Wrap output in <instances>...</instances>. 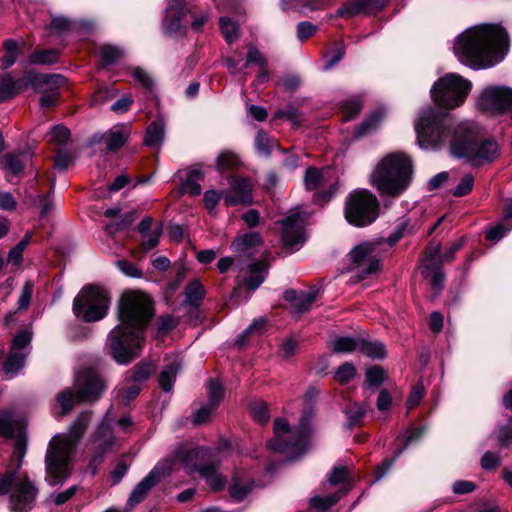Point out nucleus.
<instances>
[{
    "label": "nucleus",
    "instance_id": "64",
    "mask_svg": "<svg viewBox=\"0 0 512 512\" xmlns=\"http://www.w3.org/2000/svg\"><path fill=\"white\" fill-rule=\"evenodd\" d=\"M474 186V177L471 174H466L458 183L453 191L455 197H463L468 195Z\"/></svg>",
    "mask_w": 512,
    "mask_h": 512
},
{
    "label": "nucleus",
    "instance_id": "8",
    "mask_svg": "<svg viewBox=\"0 0 512 512\" xmlns=\"http://www.w3.org/2000/svg\"><path fill=\"white\" fill-rule=\"evenodd\" d=\"M110 298L108 292L96 285L84 286L73 301V313L84 322H96L108 312Z\"/></svg>",
    "mask_w": 512,
    "mask_h": 512
},
{
    "label": "nucleus",
    "instance_id": "27",
    "mask_svg": "<svg viewBox=\"0 0 512 512\" xmlns=\"http://www.w3.org/2000/svg\"><path fill=\"white\" fill-rule=\"evenodd\" d=\"M126 139V135L122 129H115L100 137L95 135L92 142L98 143L103 140L108 151H116L124 145Z\"/></svg>",
    "mask_w": 512,
    "mask_h": 512
},
{
    "label": "nucleus",
    "instance_id": "17",
    "mask_svg": "<svg viewBox=\"0 0 512 512\" xmlns=\"http://www.w3.org/2000/svg\"><path fill=\"white\" fill-rule=\"evenodd\" d=\"M379 243L364 242L356 246L350 252L351 261L360 269L362 278L376 272L380 267V262L375 257Z\"/></svg>",
    "mask_w": 512,
    "mask_h": 512
},
{
    "label": "nucleus",
    "instance_id": "37",
    "mask_svg": "<svg viewBox=\"0 0 512 512\" xmlns=\"http://www.w3.org/2000/svg\"><path fill=\"white\" fill-rule=\"evenodd\" d=\"M3 47L5 54L2 57L1 68L2 70H7L16 62L20 50L17 41L14 39L5 40Z\"/></svg>",
    "mask_w": 512,
    "mask_h": 512
},
{
    "label": "nucleus",
    "instance_id": "48",
    "mask_svg": "<svg viewBox=\"0 0 512 512\" xmlns=\"http://www.w3.org/2000/svg\"><path fill=\"white\" fill-rule=\"evenodd\" d=\"M121 56L122 51L116 46L103 45L100 49V57L104 66L116 63Z\"/></svg>",
    "mask_w": 512,
    "mask_h": 512
},
{
    "label": "nucleus",
    "instance_id": "12",
    "mask_svg": "<svg viewBox=\"0 0 512 512\" xmlns=\"http://www.w3.org/2000/svg\"><path fill=\"white\" fill-rule=\"evenodd\" d=\"M202 449L192 448L189 450H180L177 452L179 458L187 469L193 471L197 469L206 483L215 491L222 490L226 485V478L218 471V468L213 464H206L196 467L194 460L202 453Z\"/></svg>",
    "mask_w": 512,
    "mask_h": 512
},
{
    "label": "nucleus",
    "instance_id": "7",
    "mask_svg": "<svg viewBox=\"0 0 512 512\" xmlns=\"http://www.w3.org/2000/svg\"><path fill=\"white\" fill-rule=\"evenodd\" d=\"M26 452L24 439L16 440V447L12 458L16 459L15 469L0 476V495H5L12 490L10 495V507L13 512H28L34 505L38 494L37 487L28 479L25 473H19L22 460Z\"/></svg>",
    "mask_w": 512,
    "mask_h": 512
},
{
    "label": "nucleus",
    "instance_id": "3",
    "mask_svg": "<svg viewBox=\"0 0 512 512\" xmlns=\"http://www.w3.org/2000/svg\"><path fill=\"white\" fill-rule=\"evenodd\" d=\"M506 30L497 24H482L465 30L454 41L453 51L463 65L474 70L501 62L508 52Z\"/></svg>",
    "mask_w": 512,
    "mask_h": 512
},
{
    "label": "nucleus",
    "instance_id": "33",
    "mask_svg": "<svg viewBox=\"0 0 512 512\" xmlns=\"http://www.w3.org/2000/svg\"><path fill=\"white\" fill-rule=\"evenodd\" d=\"M349 487L344 492H336L328 496H314L310 499V505L312 508L325 512L332 506H334L347 492Z\"/></svg>",
    "mask_w": 512,
    "mask_h": 512
},
{
    "label": "nucleus",
    "instance_id": "35",
    "mask_svg": "<svg viewBox=\"0 0 512 512\" xmlns=\"http://www.w3.org/2000/svg\"><path fill=\"white\" fill-rule=\"evenodd\" d=\"M360 337H338L331 342L332 351L335 353H351L359 349Z\"/></svg>",
    "mask_w": 512,
    "mask_h": 512
},
{
    "label": "nucleus",
    "instance_id": "6",
    "mask_svg": "<svg viewBox=\"0 0 512 512\" xmlns=\"http://www.w3.org/2000/svg\"><path fill=\"white\" fill-rule=\"evenodd\" d=\"M315 415L313 406L306 407L301 415L299 425L291 428L282 418L274 420V437L267 441L270 450L280 452L294 460L303 455L309 448L312 430L310 422Z\"/></svg>",
    "mask_w": 512,
    "mask_h": 512
},
{
    "label": "nucleus",
    "instance_id": "2",
    "mask_svg": "<svg viewBox=\"0 0 512 512\" xmlns=\"http://www.w3.org/2000/svg\"><path fill=\"white\" fill-rule=\"evenodd\" d=\"M152 315V302L148 295L139 291L123 293L118 308L120 324L108 336L110 353L118 364H128L139 356Z\"/></svg>",
    "mask_w": 512,
    "mask_h": 512
},
{
    "label": "nucleus",
    "instance_id": "50",
    "mask_svg": "<svg viewBox=\"0 0 512 512\" xmlns=\"http://www.w3.org/2000/svg\"><path fill=\"white\" fill-rule=\"evenodd\" d=\"M355 375V366L350 362H345L344 364L338 367L334 377L340 384H347L355 377Z\"/></svg>",
    "mask_w": 512,
    "mask_h": 512
},
{
    "label": "nucleus",
    "instance_id": "56",
    "mask_svg": "<svg viewBox=\"0 0 512 512\" xmlns=\"http://www.w3.org/2000/svg\"><path fill=\"white\" fill-rule=\"evenodd\" d=\"M250 412L255 421L265 424L269 420L267 404L259 401L250 404Z\"/></svg>",
    "mask_w": 512,
    "mask_h": 512
},
{
    "label": "nucleus",
    "instance_id": "38",
    "mask_svg": "<svg viewBox=\"0 0 512 512\" xmlns=\"http://www.w3.org/2000/svg\"><path fill=\"white\" fill-rule=\"evenodd\" d=\"M362 354L376 359L384 358L385 346L382 342H371L360 338L359 349Z\"/></svg>",
    "mask_w": 512,
    "mask_h": 512
},
{
    "label": "nucleus",
    "instance_id": "39",
    "mask_svg": "<svg viewBox=\"0 0 512 512\" xmlns=\"http://www.w3.org/2000/svg\"><path fill=\"white\" fill-rule=\"evenodd\" d=\"M252 485L249 481H242L235 475L229 486L230 496L237 502L242 501L251 491Z\"/></svg>",
    "mask_w": 512,
    "mask_h": 512
},
{
    "label": "nucleus",
    "instance_id": "54",
    "mask_svg": "<svg viewBox=\"0 0 512 512\" xmlns=\"http://www.w3.org/2000/svg\"><path fill=\"white\" fill-rule=\"evenodd\" d=\"M362 101L359 97H354L346 101L343 106V119L349 121L353 119L361 111Z\"/></svg>",
    "mask_w": 512,
    "mask_h": 512
},
{
    "label": "nucleus",
    "instance_id": "43",
    "mask_svg": "<svg viewBox=\"0 0 512 512\" xmlns=\"http://www.w3.org/2000/svg\"><path fill=\"white\" fill-rule=\"evenodd\" d=\"M442 264V255L440 256V244L431 243L427 246L425 251L423 268L428 271L431 267Z\"/></svg>",
    "mask_w": 512,
    "mask_h": 512
},
{
    "label": "nucleus",
    "instance_id": "25",
    "mask_svg": "<svg viewBox=\"0 0 512 512\" xmlns=\"http://www.w3.org/2000/svg\"><path fill=\"white\" fill-rule=\"evenodd\" d=\"M114 442L115 438L111 429V425L105 418L95 432L93 438L94 446L96 450L107 452L113 446Z\"/></svg>",
    "mask_w": 512,
    "mask_h": 512
},
{
    "label": "nucleus",
    "instance_id": "46",
    "mask_svg": "<svg viewBox=\"0 0 512 512\" xmlns=\"http://www.w3.org/2000/svg\"><path fill=\"white\" fill-rule=\"evenodd\" d=\"M274 118L286 119L294 126H299L302 123L301 113L294 105H288L283 109L277 110L274 114Z\"/></svg>",
    "mask_w": 512,
    "mask_h": 512
},
{
    "label": "nucleus",
    "instance_id": "15",
    "mask_svg": "<svg viewBox=\"0 0 512 512\" xmlns=\"http://www.w3.org/2000/svg\"><path fill=\"white\" fill-rule=\"evenodd\" d=\"M74 386L83 403L99 400L106 389L103 379L90 369L83 370L77 375Z\"/></svg>",
    "mask_w": 512,
    "mask_h": 512
},
{
    "label": "nucleus",
    "instance_id": "30",
    "mask_svg": "<svg viewBox=\"0 0 512 512\" xmlns=\"http://www.w3.org/2000/svg\"><path fill=\"white\" fill-rule=\"evenodd\" d=\"M164 123L157 119L153 121L147 128L145 134V144L149 147H158L164 139Z\"/></svg>",
    "mask_w": 512,
    "mask_h": 512
},
{
    "label": "nucleus",
    "instance_id": "53",
    "mask_svg": "<svg viewBox=\"0 0 512 512\" xmlns=\"http://www.w3.org/2000/svg\"><path fill=\"white\" fill-rule=\"evenodd\" d=\"M178 325V320L170 315L161 316L156 322V336L162 337Z\"/></svg>",
    "mask_w": 512,
    "mask_h": 512
},
{
    "label": "nucleus",
    "instance_id": "32",
    "mask_svg": "<svg viewBox=\"0 0 512 512\" xmlns=\"http://www.w3.org/2000/svg\"><path fill=\"white\" fill-rule=\"evenodd\" d=\"M366 406L364 404H360L357 402L350 403L344 410V414L347 418V426L348 428H353L355 426H360L363 418L366 414Z\"/></svg>",
    "mask_w": 512,
    "mask_h": 512
},
{
    "label": "nucleus",
    "instance_id": "18",
    "mask_svg": "<svg viewBox=\"0 0 512 512\" xmlns=\"http://www.w3.org/2000/svg\"><path fill=\"white\" fill-rule=\"evenodd\" d=\"M388 2L389 0H351L343 3L330 18L344 17L349 19L359 14L373 15L380 12Z\"/></svg>",
    "mask_w": 512,
    "mask_h": 512
},
{
    "label": "nucleus",
    "instance_id": "51",
    "mask_svg": "<svg viewBox=\"0 0 512 512\" xmlns=\"http://www.w3.org/2000/svg\"><path fill=\"white\" fill-rule=\"evenodd\" d=\"M323 181L322 171L313 167L306 170L304 183L307 190H315Z\"/></svg>",
    "mask_w": 512,
    "mask_h": 512
},
{
    "label": "nucleus",
    "instance_id": "52",
    "mask_svg": "<svg viewBox=\"0 0 512 512\" xmlns=\"http://www.w3.org/2000/svg\"><path fill=\"white\" fill-rule=\"evenodd\" d=\"M208 392H209V404H211L213 407H216L219 405L221 400L224 397V389L223 386L214 379H210L208 381Z\"/></svg>",
    "mask_w": 512,
    "mask_h": 512
},
{
    "label": "nucleus",
    "instance_id": "9",
    "mask_svg": "<svg viewBox=\"0 0 512 512\" xmlns=\"http://www.w3.org/2000/svg\"><path fill=\"white\" fill-rule=\"evenodd\" d=\"M344 215L354 226L365 227L372 224L379 216L377 197L366 189H356L345 199Z\"/></svg>",
    "mask_w": 512,
    "mask_h": 512
},
{
    "label": "nucleus",
    "instance_id": "14",
    "mask_svg": "<svg viewBox=\"0 0 512 512\" xmlns=\"http://www.w3.org/2000/svg\"><path fill=\"white\" fill-rule=\"evenodd\" d=\"M172 470V461L164 460L159 462L146 477H144L132 490L127 505L132 508L138 503L142 502L148 492L158 483L162 478L169 475Z\"/></svg>",
    "mask_w": 512,
    "mask_h": 512
},
{
    "label": "nucleus",
    "instance_id": "41",
    "mask_svg": "<svg viewBox=\"0 0 512 512\" xmlns=\"http://www.w3.org/2000/svg\"><path fill=\"white\" fill-rule=\"evenodd\" d=\"M18 425L11 412L0 411V436L5 438L14 437Z\"/></svg>",
    "mask_w": 512,
    "mask_h": 512
},
{
    "label": "nucleus",
    "instance_id": "57",
    "mask_svg": "<svg viewBox=\"0 0 512 512\" xmlns=\"http://www.w3.org/2000/svg\"><path fill=\"white\" fill-rule=\"evenodd\" d=\"M31 240L32 234L27 233L24 236V238L10 250L8 254V260L14 263H20V261L22 260V253L25 250V248L29 245Z\"/></svg>",
    "mask_w": 512,
    "mask_h": 512
},
{
    "label": "nucleus",
    "instance_id": "36",
    "mask_svg": "<svg viewBox=\"0 0 512 512\" xmlns=\"http://www.w3.org/2000/svg\"><path fill=\"white\" fill-rule=\"evenodd\" d=\"M327 479L331 485L344 484V486L338 492H344L348 487L349 490L352 488L350 476L345 466L334 467L328 475Z\"/></svg>",
    "mask_w": 512,
    "mask_h": 512
},
{
    "label": "nucleus",
    "instance_id": "34",
    "mask_svg": "<svg viewBox=\"0 0 512 512\" xmlns=\"http://www.w3.org/2000/svg\"><path fill=\"white\" fill-rule=\"evenodd\" d=\"M278 146L277 141L263 130L258 131L255 137V150L258 155L268 157L272 150Z\"/></svg>",
    "mask_w": 512,
    "mask_h": 512
},
{
    "label": "nucleus",
    "instance_id": "55",
    "mask_svg": "<svg viewBox=\"0 0 512 512\" xmlns=\"http://www.w3.org/2000/svg\"><path fill=\"white\" fill-rule=\"evenodd\" d=\"M383 118V114L380 111H376L369 115L358 127L357 135H364L369 131L375 129Z\"/></svg>",
    "mask_w": 512,
    "mask_h": 512
},
{
    "label": "nucleus",
    "instance_id": "10",
    "mask_svg": "<svg viewBox=\"0 0 512 512\" xmlns=\"http://www.w3.org/2000/svg\"><path fill=\"white\" fill-rule=\"evenodd\" d=\"M472 83L455 73L441 77L431 88L434 102L443 108L453 109L462 105L467 98Z\"/></svg>",
    "mask_w": 512,
    "mask_h": 512
},
{
    "label": "nucleus",
    "instance_id": "26",
    "mask_svg": "<svg viewBox=\"0 0 512 512\" xmlns=\"http://www.w3.org/2000/svg\"><path fill=\"white\" fill-rule=\"evenodd\" d=\"M180 368L181 361L178 357H173L172 361L165 365L158 380L159 386L164 392H170L173 389V385Z\"/></svg>",
    "mask_w": 512,
    "mask_h": 512
},
{
    "label": "nucleus",
    "instance_id": "23",
    "mask_svg": "<svg viewBox=\"0 0 512 512\" xmlns=\"http://www.w3.org/2000/svg\"><path fill=\"white\" fill-rule=\"evenodd\" d=\"M80 403L83 402L80 400L77 391L74 392L71 388H66L56 396V405L53 407L52 413L56 419L60 420L68 415L75 405Z\"/></svg>",
    "mask_w": 512,
    "mask_h": 512
},
{
    "label": "nucleus",
    "instance_id": "58",
    "mask_svg": "<svg viewBox=\"0 0 512 512\" xmlns=\"http://www.w3.org/2000/svg\"><path fill=\"white\" fill-rule=\"evenodd\" d=\"M238 164L237 156L229 151H225L219 154L217 157V169L220 172L226 171L235 167Z\"/></svg>",
    "mask_w": 512,
    "mask_h": 512
},
{
    "label": "nucleus",
    "instance_id": "61",
    "mask_svg": "<svg viewBox=\"0 0 512 512\" xmlns=\"http://www.w3.org/2000/svg\"><path fill=\"white\" fill-rule=\"evenodd\" d=\"M71 21L63 16H56L53 17L50 24L47 26V29L50 32L62 34L64 32H67L71 29Z\"/></svg>",
    "mask_w": 512,
    "mask_h": 512
},
{
    "label": "nucleus",
    "instance_id": "29",
    "mask_svg": "<svg viewBox=\"0 0 512 512\" xmlns=\"http://www.w3.org/2000/svg\"><path fill=\"white\" fill-rule=\"evenodd\" d=\"M203 178V173L199 169H192L186 174V178L181 184V192L192 196L201 194L199 181Z\"/></svg>",
    "mask_w": 512,
    "mask_h": 512
},
{
    "label": "nucleus",
    "instance_id": "24",
    "mask_svg": "<svg viewBox=\"0 0 512 512\" xmlns=\"http://www.w3.org/2000/svg\"><path fill=\"white\" fill-rule=\"evenodd\" d=\"M32 81V76H26L13 80L10 76L0 77V102H5L15 97L21 90L26 89Z\"/></svg>",
    "mask_w": 512,
    "mask_h": 512
},
{
    "label": "nucleus",
    "instance_id": "62",
    "mask_svg": "<svg viewBox=\"0 0 512 512\" xmlns=\"http://www.w3.org/2000/svg\"><path fill=\"white\" fill-rule=\"evenodd\" d=\"M33 294V284L30 281L24 283L21 289V293L17 302V310H26L31 302Z\"/></svg>",
    "mask_w": 512,
    "mask_h": 512
},
{
    "label": "nucleus",
    "instance_id": "47",
    "mask_svg": "<svg viewBox=\"0 0 512 512\" xmlns=\"http://www.w3.org/2000/svg\"><path fill=\"white\" fill-rule=\"evenodd\" d=\"M425 277H430V283L437 290V292L441 291L444 286V272L442 269V265H437L431 267L428 271L423 268L422 271Z\"/></svg>",
    "mask_w": 512,
    "mask_h": 512
},
{
    "label": "nucleus",
    "instance_id": "60",
    "mask_svg": "<svg viewBox=\"0 0 512 512\" xmlns=\"http://www.w3.org/2000/svg\"><path fill=\"white\" fill-rule=\"evenodd\" d=\"M318 31V26L309 21L299 22L296 26L297 38L305 41L312 37Z\"/></svg>",
    "mask_w": 512,
    "mask_h": 512
},
{
    "label": "nucleus",
    "instance_id": "1",
    "mask_svg": "<svg viewBox=\"0 0 512 512\" xmlns=\"http://www.w3.org/2000/svg\"><path fill=\"white\" fill-rule=\"evenodd\" d=\"M414 127L420 147L436 149L449 144L453 156L465 159L473 167L493 163L501 154V146L495 139L480 138L477 125L457 122L433 107L420 111Z\"/></svg>",
    "mask_w": 512,
    "mask_h": 512
},
{
    "label": "nucleus",
    "instance_id": "28",
    "mask_svg": "<svg viewBox=\"0 0 512 512\" xmlns=\"http://www.w3.org/2000/svg\"><path fill=\"white\" fill-rule=\"evenodd\" d=\"M205 296V290L199 280L191 281L185 288V301L186 305L192 307H199Z\"/></svg>",
    "mask_w": 512,
    "mask_h": 512
},
{
    "label": "nucleus",
    "instance_id": "63",
    "mask_svg": "<svg viewBox=\"0 0 512 512\" xmlns=\"http://www.w3.org/2000/svg\"><path fill=\"white\" fill-rule=\"evenodd\" d=\"M69 137L70 131L65 126L57 125L51 129L49 141L61 146L66 144Z\"/></svg>",
    "mask_w": 512,
    "mask_h": 512
},
{
    "label": "nucleus",
    "instance_id": "11",
    "mask_svg": "<svg viewBox=\"0 0 512 512\" xmlns=\"http://www.w3.org/2000/svg\"><path fill=\"white\" fill-rule=\"evenodd\" d=\"M477 104L483 111L495 115L509 114L512 118V89L503 86L486 87Z\"/></svg>",
    "mask_w": 512,
    "mask_h": 512
},
{
    "label": "nucleus",
    "instance_id": "16",
    "mask_svg": "<svg viewBox=\"0 0 512 512\" xmlns=\"http://www.w3.org/2000/svg\"><path fill=\"white\" fill-rule=\"evenodd\" d=\"M31 339L32 333L28 330L20 331L13 338L10 354L3 365V370L6 374L15 375L24 366Z\"/></svg>",
    "mask_w": 512,
    "mask_h": 512
},
{
    "label": "nucleus",
    "instance_id": "21",
    "mask_svg": "<svg viewBox=\"0 0 512 512\" xmlns=\"http://www.w3.org/2000/svg\"><path fill=\"white\" fill-rule=\"evenodd\" d=\"M237 268L239 271L237 278L245 274L243 282L250 290L255 291L265 281L269 267L266 261H256L247 265H237Z\"/></svg>",
    "mask_w": 512,
    "mask_h": 512
},
{
    "label": "nucleus",
    "instance_id": "22",
    "mask_svg": "<svg viewBox=\"0 0 512 512\" xmlns=\"http://www.w3.org/2000/svg\"><path fill=\"white\" fill-rule=\"evenodd\" d=\"M32 81L33 82H31L30 84L45 85L50 88L49 92L43 93L40 97L39 101L41 107H51L57 104L58 93L56 91V88L64 82V77L62 75H37L32 76Z\"/></svg>",
    "mask_w": 512,
    "mask_h": 512
},
{
    "label": "nucleus",
    "instance_id": "19",
    "mask_svg": "<svg viewBox=\"0 0 512 512\" xmlns=\"http://www.w3.org/2000/svg\"><path fill=\"white\" fill-rule=\"evenodd\" d=\"M229 183L230 187L221 191V196L228 206L249 205L252 203V189L247 179L234 177Z\"/></svg>",
    "mask_w": 512,
    "mask_h": 512
},
{
    "label": "nucleus",
    "instance_id": "5",
    "mask_svg": "<svg viewBox=\"0 0 512 512\" xmlns=\"http://www.w3.org/2000/svg\"><path fill=\"white\" fill-rule=\"evenodd\" d=\"M413 173L412 160L402 152H394L377 163L370 183L380 195L398 197L410 186Z\"/></svg>",
    "mask_w": 512,
    "mask_h": 512
},
{
    "label": "nucleus",
    "instance_id": "45",
    "mask_svg": "<svg viewBox=\"0 0 512 512\" xmlns=\"http://www.w3.org/2000/svg\"><path fill=\"white\" fill-rule=\"evenodd\" d=\"M221 33L228 43L234 42L238 38V26L227 17H221L219 20Z\"/></svg>",
    "mask_w": 512,
    "mask_h": 512
},
{
    "label": "nucleus",
    "instance_id": "40",
    "mask_svg": "<svg viewBox=\"0 0 512 512\" xmlns=\"http://www.w3.org/2000/svg\"><path fill=\"white\" fill-rule=\"evenodd\" d=\"M59 52L56 49L35 51L29 56V62L36 65H50L56 63Z\"/></svg>",
    "mask_w": 512,
    "mask_h": 512
},
{
    "label": "nucleus",
    "instance_id": "42",
    "mask_svg": "<svg viewBox=\"0 0 512 512\" xmlns=\"http://www.w3.org/2000/svg\"><path fill=\"white\" fill-rule=\"evenodd\" d=\"M261 241V236L257 232H250L236 238L232 248L234 251H241L259 245Z\"/></svg>",
    "mask_w": 512,
    "mask_h": 512
},
{
    "label": "nucleus",
    "instance_id": "49",
    "mask_svg": "<svg viewBox=\"0 0 512 512\" xmlns=\"http://www.w3.org/2000/svg\"><path fill=\"white\" fill-rule=\"evenodd\" d=\"M317 297V291L301 292L294 304V309L298 313H304L308 311L311 305L314 303Z\"/></svg>",
    "mask_w": 512,
    "mask_h": 512
},
{
    "label": "nucleus",
    "instance_id": "20",
    "mask_svg": "<svg viewBox=\"0 0 512 512\" xmlns=\"http://www.w3.org/2000/svg\"><path fill=\"white\" fill-rule=\"evenodd\" d=\"M184 14V0H168L162 21V29L165 35L173 36L182 32L181 20Z\"/></svg>",
    "mask_w": 512,
    "mask_h": 512
},
{
    "label": "nucleus",
    "instance_id": "31",
    "mask_svg": "<svg viewBox=\"0 0 512 512\" xmlns=\"http://www.w3.org/2000/svg\"><path fill=\"white\" fill-rule=\"evenodd\" d=\"M23 153L20 154H12L8 153L3 156L1 160V167L6 170V177L8 181H12L10 176H17L24 168V164L22 162L21 157Z\"/></svg>",
    "mask_w": 512,
    "mask_h": 512
},
{
    "label": "nucleus",
    "instance_id": "4",
    "mask_svg": "<svg viewBox=\"0 0 512 512\" xmlns=\"http://www.w3.org/2000/svg\"><path fill=\"white\" fill-rule=\"evenodd\" d=\"M92 417L84 410L69 426L67 433L55 435L49 442L45 455L46 481L51 486L63 483L71 474L76 447L82 439Z\"/></svg>",
    "mask_w": 512,
    "mask_h": 512
},
{
    "label": "nucleus",
    "instance_id": "44",
    "mask_svg": "<svg viewBox=\"0 0 512 512\" xmlns=\"http://www.w3.org/2000/svg\"><path fill=\"white\" fill-rule=\"evenodd\" d=\"M153 369L154 367L152 363L141 362L131 370V375L129 379L131 382L134 383H142L150 377Z\"/></svg>",
    "mask_w": 512,
    "mask_h": 512
},
{
    "label": "nucleus",
    "instance_id": "59",
    "mask_svg": "<svg viewBox=\"0 0 512 512\" xmlns=\"http://www.w3.org/2000/svg\"><path fill=\"white\" fill-rule=\"evenodd\" d=\"M385 379V372L381 367L374 366L366 370V384L369 387L380 386Z\"/></svg>",
    "mask_w": 512,
    "mask_h": 512
},
{
    "label": "nucleus",
    "instance_id": "13",
    "mask_svg": "<svg viewBox=\"0 0 512 512\" xmlns=\"http://www.w3.org/2000/svg\"><path fill=\"white\" fill-rule=\"evenodd\" d=\"M306 221L305 213L294 212L278 222L281 224V240L285 247L295 251L304 244Z\"/></svg>",
    "mask_w": 512,
    "mask_h": 512
}]
</instances>
